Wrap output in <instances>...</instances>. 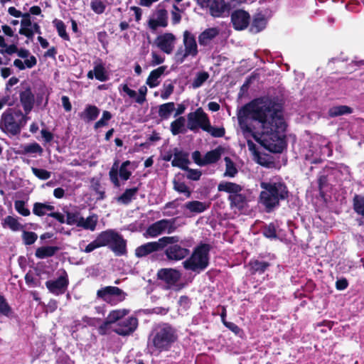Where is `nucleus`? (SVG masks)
I'll return each instance as SVG.
<instances>
[{
	"label": "nucleus",
	"instance_id": "nucleus-1",
	"mask_svg": "<svg viewBox=\"0 0 364 364\" xmlns=\"http://www.w3.org/2000/svg\"><path fill=\"white\" fill-rule=\"evenodd\" d=\"M257 99L245 104L237 113L238 124L245 133L253 134L255 127L248 123L250 119L259 124L262 134L272 135L286 130V123L282 108L272 101L259 104Z\"/></svg>",
	"mask_w": 364,
	"mask_h": 364
},
{
	"label": "nucleus",
	"instance_id": "nucleus-2",
	"mask_svg": "<svg viewBox=\"0 0 364 364\" xmlns=\"http://www.w3.org/2000/svg\"><path fill=\"white\" fill-rule=\"evenodd\" d=\"M259 186L262 191L259 196V203L264 206L267 213L272 212L279 207L281 201L289 199L288 186L282 178L262 181Z\"/></svg>",
	"mask_w": 364,
	"mask_h": 364
},
{
	"label": "nucleus",
	"instance_id": "nucleus-3",
	"mask_svg": "<svg viewBox=\"0 0 364 364\" xmlns=\"http://www.w3.org/2000/svg\"><path fill=\"white\" fill-rule=\"evenodd\" d=\"M178 338L176 330L166 323L156 325L149 336L147 349L151 354L158 355L170 350Z\"/></svg>",
	"mask_w": 364,
	"mask_h": 364
},
{
	"label": "nucleus",
	"instance_id": "nucleus-4",
	"mask_svg": "<svg viewBox=\"0 0 364 364\" xmlns=\"http://www.w3.org/2000/svg\"><path fill=\"white\" fill-rule=\"evenodd\" d=\"M28 119L21 110L8 108L1 116L0 129L9 136H17Z\"/></svg>",
	"mask_w": 364,
	"mask_h": 364
},
{
	"label": "nucleus",
	"instance_id": "nucleus-5",
	"mask_svg": "<svg viewBox=\"0 0 364 364\" xmlns=\"http://www.w3.org/2000/svg\"><path fill=\"white\" fill-rule=\"evenodd\" d=\"M107 246L111 250H126L127 241L114 230H107L100 232L96 239L90 243L85 250Z\"/></svg>",
	"mask_w": 364,
	"mask_h": 364
},
{
	"label": "nucleus",
	"instance_id": "nucleus-6",
	"mask_svg": "<svg viewBox=\"0 0 364 364\" xmlns=\"http://www.w3.org/2000/svg\"><path fill=\"white\" fill-rule=\"evenodd\" d=\"M198 5L213 18L228 16L230 5L224 0H196Z\"/></svg>",
	"mask_w": 364,
	"mask_h": 364
},
{
	"label": "nucleus",
	"instance_id": "nucleus-7",
	"mask_svg": "<svg viewBox=\"0 0 364 364\" xmlns=\"http://www.w3.org/2000/svg\"><path fill=\"white\" fill-rule=\"evenodd\" d=\"M183 43L184 45V50L179 49L176 53L178 62L183 63L188 56L196 57L198 53V46L196 37L188 31L183 32Z\"/></svg>",
	"mask_w": 364,
	"mask_h": 364
},
{
	"label": "nucleus",
	"instance_id": "nucleus-8",
	"mask_svg": "<svg viewBox=\"0 0 364 364\" xmlns=\"http://www.w3.org/2000/svg\"><path fill=\"white\" fill-rule=\"evenodd\" d=\"M179 241L178 236H166L160 238L157 242H148L144 245L138 247L136 250H159L164 249L168 245H173V247L166 250H188L186 247H182L176 243Z\"/></svg>",
	"mask_w": 364,
	"mask_h": 364
},
{
	"label": "nucleus",
	"instance_id": "nucleus-9",
	"mask_svg": "<svg viewBox=\"0 0 364 364\" xmlns=\"http://www.w3.org/2000/svg\"><path fill=\"white\" fill-rule=\"evenodd\" d=\"M210 120L208 114L204 112L202 107H198L196 111L190 112L187 115V128L196 132L198 129L207 130L208 122Z\"/></svg>",
	"mask_w": 364,
	"mask_h": 364
},
{
	"label": "nucleus",
	"instance_id": "nucleus-10",
	"mask_svg": "<svg viewBox=\"0 0 364 364\" xmlns=\"http://www.w3.org/2000/svg\"><path fill=\"white\" fill-rule=\"evenodd\" d=\"M127 294L117 287L108 286L99 289L97 296L112 305H115L125 299Z\"/></svg>",
	"mask_w": 364,
	"mask_h": 364
},
{
	"label": "nucleus",
	"instance_id": "nucleus-11",
	"mask_svg": "<svg viewBox=\"0 0 364 364\" xmlns=\"http://www.w3.org/2000/svg\"><path fill=\"white\" fill-rule=\"evenodd\" d=\"M208 252H193L191 257L183 262L186 269L200 272L208 264Z\"/></svg>",
	"mask_w": 364,
	"mask_h": 364
},
{
	"label": "nucleus",
	"instance_id": "nucleus-12",
	"mask_svg": "<svg viewBox=\"0 0 364 364\" xmlns=\"http://www.w3.org/2000/svg\"><path fill=\"white\" fill-rule=\"evenodd\" d=\"M176 218L171 219H162L150 225L146 229V233L151 237H156L164 232L171 234L174 232L177 227L176 225Z\"/></svg>",
	"mask_w": 364,
	"mask_h": 364
},
{
	"label": "nucleus",
	"instance_id": "nucleus-13",
	"mask_svg": "<svg viewBox=\"0 0 364 364\" xmlns=\"http://www.w3.org/2000/svg\"><path fill=\"white\" fill-rule=\"evenodd\" d=\"M158 279L163 281L166 284V289L179 290L181 286L178 284V281L181 277V274L179 271L171 268L161 269L157 272Z\"/></svg>",
	"mask_w": 364,
	"mask_h": 364
},
{
	"label": "nucleus",
	"instance_id": "nucleus-14",
	"mask_svg": "<svg viewBox=\"0 0 364 364\" xmlns=\"http://www.w3.org/2000/svg\"><path fill=\"white\" fill-rule=\"evenodd\" d=\"M138 327V319L135 316H129L119 321L115 325L113 331L122 336L132 335Z\"/></svg>",
	"mask_w": 364,
	"mask_h": 364
},
{
	"label": "nucleus",
	"instance_id": "nucleus-15",
	"mask_svg": "<svg viewBox=\"0 0 364 364\" xmlns=\"http://www.w3.org/2000/svg\"><path fill=\"white\" fill-rule=\"evenodd\" d=\"M231 23L236 31H242L247 28L250 22V15L242 9H237L232 12Z\"/></svg>",
	"mask_w": 364,
	"mask_h": 364
},
{
	"label": "nucleus",
	"instance_id": "nucleus-16",
	"mask_svg": "<svg viewBox=\"0 0 364 364\" xmlns=\"http://www.w3.org/2000/svg\"><path fill=\"white\" fill-rule=\"evenodd\" d=\"M337 170L328 166H326L318 174L317 183L318 191L321 198H325V189L330 186L328 177L336 173Z\"/></svg>",
	"mask_w": 364,
	"mask_h": 364
},
{
	"label": "nucleus",
	"instance_id": "nucleus-17",
	"mask_svg": "<svg viewBox=\"0 0 364 364\" xmlns=\"http://www.w3.org/2000/svg\"><path fill=\"white\" fill-rule=\"evenodd\" d=\"M176 37L173 33H166L156 37L155 43L157 47L167 54L172 53Z\"/></svg>",
	"mask_w": 364,
	"mask_h": 364
},
{
	"label": "nucleus",
	"instance_id": "nucleus-18",
	"mask_svg": "<svg viewBox=\"0 0 364 364\" xmlns=\"http://www.w3.org/2000/svg\"><path fill=\"white\" fill-rule=\"evenodd\" d=\"M68 279L67 274L59 277L57 279L48 280L46 282L48 289L53 294L59 295L63 294L67 289Z\"/></svg>",
	"mask_w": 364,
	"mask_h": 364
},
{
	"label": "nucleus",
	"instance_id": "nucleus-19",
	"mask_svg": "<svg viewBox=\"0 0 364 364\" xmlns=\"http://www.w3.org/2000/svg\"><path fill=\"white\" fill-rule=\"evenodd\" d=\"M20 102L26 116L32 111L35 104V96L30 86L19 93Z\"/></svg>",
	"mask_w": 364,
	"mask_h": 364
},
{
	"label": "nucleus",
	"instance_id": "nucleus-20",
	"mask_svg": "<svg viewBox=\"0 0 364 364\" xmlns=\"http://www.w3.org/2000/svg\"><path fill=\"white\" fill-rule=\"evenodd\" d=\"M173 159L171 161V165L173 167H178L182 170L187 168L191 163L188 159V153L175 148L173 150Z\"/></svg>",
	"mask_w": 364,
	"mask_h": 364
},
{
	"label": "nucleus",
	"instance_id": "nucleus-21",
	"mask_svg": "<svg viewBox=\"0 0 364 364\" xmlns=\"http://www.w3.org/2000/svg\"><path fill=\"white\" fill-rule=\"evenodd\" d=\"M218 35L219 30L218 28H206L199 35L198 43L200 46H206Z\"/></svg>",
	"mask_w": 364,
	"mask_h": 364
},
{
	"label": "nucleus",
	"instance_id": "nucleus-22",
	"mask_svg": "<svg viewBox=\"0 0 364 364\" xmlns=\"http://www.w3.org/2000/svg\"><path fill=\"white\" fill-rule=\"evenodd\" d=\"M166 68V65H163L151 71L146 82L149 87L153 88L159 85V81L158 80L164 73Z\"/></svg>",
	"mask_w": 364,
	"mask_h": 364
},
{
	"label": "nucleus",
	"instance_id": "nucleus-23",
	"mask_svg": "<svg viewBox=\"0 0 364 364\" xmlns=\"http://www.w3.org/2000/svg\"><path fill=\"white\" fill-rule=\"evenodd\" d=\"M218 191H223L232 195L240 193L242 190V186L233 182L222 181L218 184Z\"/></svg>",
	"mask_w": 364,
	"mask_h": 364
},
{
	"label": "nucleus",
	"instance_id": "nucleus-24",
	"mask_svg": "<svg viewBox=\"0 0 364 364\" xmlns=\"http://www.w3.org/2000/svg\"><path fill=\"white\" fill-rule=\"evenodd\" d=\"M228 200L232 208L235 207L240 210L245 208L247 202L246 196L240 193L229 195Z\"/></svg>",
	"mask_w": 364,
	"mask_h": 364
},
{
	"label": "nucleus",
	"instance_id": "nucleus-25",
	"mask_svg": "<svg viewBox=\"0 0 364 364\" xmlns=\"http://www.w3.org/2000/svg\"><path fill=\"white\" fill-rule=\"evenodd\" d=\"M100 114V109L95 105H88L82 112L80 114V117L86 122L95 120Z\"/></svg>",
	"mask_w": 364,
	"mask_h": 364
},
{
	"label": "nucleus",
	"instance_id": "nucleus-26",
	"mask_svg": "<svg viewBox=\"0 0 364 364\" xmlns=\"http://www.w3.org/2000/svg\"><path fill=\"white\" fill-rule=\"evenodd\" d=\"M140 186L141 183H139L138 186L127 188L124 192L117 198V201L124 205H128L131 203L132 199L134 198L139 190Z\"/></svg>",
	"mask_w": 364,
	"mask_h": 364
},
{
	"label": "nucleus",
	"instance_id": "nucleus-27",
	"mask_svg": "<svg viewBox=\"0 0 364 364\" xmlns=\"http://www.w3.org/2000/svg\"><path fill=\"white\" fill-rule=\"evenodd\" d=\"M1 225L4 228H9L14 232H17L23 229V225L18 222V218L11 215L6 216L3 220Z\"/></svg>",
	"mask_w": 364,
	"mask_h": 364
},
{
	"label": "nucleus",
	"instance_id": "nucleus-28",
	"mask_svg": "<svg viewBox=\"0 0 364 364\" xmlns=\"http://www.w3.org/2000/svg\"><path fill=\"white\" fill-rule=\"evenodd\" d=\"M97 220L98 217L96 214H92V215L88 216L86 219H85L83 217H81L79 224H77V227L82 228L85 230H90L93 231L96 228Z\"/></svg>",
	"mask_w": 364,
	"mask_h": 364
},
{
	"label": "nucleus",
	"instance_id": "nucleus-29",
	"mask_svg": "<svg viewBox=\"0 0 364 364\" xmlns=\"http://www.w3.org/2000/svg\"><path fill=\"white\" fill-rule=\"evenodd\" d=\"M185 123V117L181 116L173 121L170 124V129L172 134L176 136L179 134H184L186 132V129L184 128Z\"/></svg>",
	"mask_w": 364,
	"mask_h": 364
},
{
	"label": "nucleus",
	"instance_id": "nucleus-30",
	"mask_svg": "<svg viewBox=\"0 0 364 364\" xmlns=\"http://www.w3.org/2000/svg\"><path fill=\"white\" fill-rule=\"evenodd\" d=\"M55 207L48 203L36 202L33 204V213L38 217H42L48 214L47 211H53Z\"/></svg>",
	"mask_w": 364,
	"mask_h": 364
},
{
	"label": "nucleus",
	"instance_id": "nucleus-31",
	"mask_svg": "<svg viewBox=\"0 0 364 364\" xmlns=\"http://www.w3.org/2000/svg\"><path fill=\"white\" fill-rule=\"evenodd\" d=\"M223 150L221 146H218L213 150L208 151L204 156L205 166L218 162L221 157Z\"/></svg>",
	"mask_w": 364,
	"mask_h": 364
},
{
	"label": "nucleus",
	"instance_id": "nucleus-32",
	"mask_svg": "<svg viewBox=\"0 0 364 364\" xmlns=\"http://www.w3.org/2000/svg\"><path fill=\"white\" fill-rule=\"evenodd\" d=\"M43 152V148L37 142H33L31 144L22 145L18 153L23 155L33 154H38L39 155H41Z\"/></svg>",
	"mask_w": 364,
	"mask_h": 364
},
{
	"label": "nucleus",
	"instance_id": "nucleus-33",
	"mask_svg": "<svg viewBox=\"0 0 364 364\" xmlns=\"http://www.w3.org/2000/svg\"><path fill=\"white\" fill-rule=\"evenodd\" d=\"M175 109V103L173 102H166L159 105L158 114L159 117L164 119H168L173 111Z\"/></svg>",
	"mask_w": 364,
	"mask_h": 364
},
{
	"label": "nucleus",
	"instance_id": "nucleus-34",
	"mask_svg": "<svg viewBox=\"0 0 364 364\" xmlns=\"http://www.w3.org/2000/svg\"><path fill=\"white\" fill-rule=\"evenodd\" d=\"M267 24L265 18L262 15L255 16L250 26V31L254 33H257L262 31Z\"/></svg>",
	"mask_w": 364,
	"mask_h": 364
},
{
	"label": "nucleus",
	"instance_id": "nucleus-35",
	"mask_svg": "<svg viewBox=\"0 0 364 364\" xmlns=\"http://www.w3.org/2000/svg\"><path fill=\"white\" fill-rule=\"evenodd\" d=\"M129 313V310L126 309L113 310L109 312L107 318L109 320V322L117 324L119 321L123 320L124 316Z\"/></svg>",
	"mask_w": 364,
	"mask_h": 364
},
{
	"label": "nucleus",
	"instance_id": "nucleus-36",
	"mask_svg": "<svg viewBox=\"0 0 364 364\" xmlns=\"http://www.w3.org/2000/svg\"><path fill=\"white\" fill-rule=\"evenodd\" d=\"M184 208L191 213H200L204 212L208 205L205 203L198 200L188 201L184 205Z\"/></svg>",
	"mask_w": 364,
	"mask_h": 364
},
{
	"label": "nucleus",
	"instance_id": "nucleus-37",
	"mask_svg": "<svg viewBox=\"0 0 364 364\" xmlns=\"http://www.w3.org/2000/svg\"><path fill=\"white\" fill-rule=\"evenodd\" d=\"M353 109L347 105H338L331 107L328 110V115L331 117H336L343 114H351Z\"/></svg>",
	"mask_w": 364,
	"mask_h": 364
},
{
	"label": "nucleus",
	"instance_id": "nucleus-38",
	"mask_svg": "<svg viewBox=\"0 0 364 364\" xmlns=\"http://www.w3.org/2000/svg\"><path fill=\"white\" fill-rule=\"evenodd\" d=\"M353 209L355 213L364 218V196L354 195L353 198Z\"/></svg>",
	"mask_w": 364,
	"mask_h": 364
},
{
	"label": "nucleus",
	"instance_id": "nucleus-39",
	"mask_svg": "<svg viewBox=\"0 0 364 364\" xmlns=\"http://www.w3.org/2000/svg\"><path fill=\"white\" fill-rule=\"evenodd\" d=\"M32 28H21L18 31L19 34L25 36L28 39L33 40L34 33L41 34V26L38 23L31 25Z\"/></svg>",
	"mask_w": 364,
	"mask_h": 364
},
{
	"label": "nucleus",
	"instance_id": "nucleus-40",
	"mask_svg": "<svg viewBox=\"0 0 364 364\" xmlns=\"http://www.w3.org/2000/svg\"><path fill=\"white\" fill-rule=\"evenodd\" d=\"M53 24L57 30L58 36L65 41H69L70 36L66 32V26L63 21L55 18Z\"/></svg>",
	"mask_w": 364,
	"mask_h": 364
},
{
	"label": "nucleus",
	"instance_id": "nucleus-41",
	"mask_svg": "<svg viewBox=\"0 0 364 364\" xmlns=\"http://www.w3.org/2000/svg\"><path fill=\"white\" fill-rule=\"evenodd\" d=\"M224 160L225 161V171L223 174L224 176L231 178L235 177L238 171L234 162L228 156L225 157Z\"/></svg>",
	"mask_w": 364,
	"mask_h": 364
},
{
	"label": "nucleus",
	"instance_id": "nucleus-42",
	"mask_svg": "<svg viewBox=\"0 0 364 364\" xmlns=\"http://www.w3.org/2000/svg\"><path fill=\"white\" fill-rule=\"evenodd\" d=\"M90 182L92 191L98 195L97 199L99 200H104L106 197L105 191L104 188H102L100 180L92 178Z\"/></svg>",
	"mask_w": 364,
	"mask_h": 364
},
{
	"label": "nucleus",
	"instance_id": "nucleus-43",
	"mask_svg": "<svg viewBox=\"0 0 364 364\" xmlns=\"http://www.w3.org/2000/svg\"><path fill=\"white\" fill-rule=\"evenodd\" d=\"M94 74L95 78L99 81L105 82L109 79L106 70L102 63H99L95 65Z\"/></svg>",
	"mask_w": 364,
	"mask_h": 364
},
{
	"label": "nucleus",
	"instance_id": "nucleus-44",
	"mask_svg": "<svg viewBox=\"0 0 364 364\" xmlns=\"http://www.w3.org/2000/svg\"><path fill=\"white\" fill-rule=\"evenodd\" d=\"M119 163L117 161H115L109 170V176L111 182L114 184V186L117 188L120 186V182L118 178V172H119Z\"/></svg>",
	"mask_w": 364,
	"mask_h": 364
},
{
	"label": "nucleus",
	"instance_id": "nucleus-45",
	"mask_svg": "<svg viewBox=\"0 0 364 364\" xmlns=\"http://www.w3.org/2000/svg\"><path fill=\"white\" fill-rule=\"evenodd\" d=\"M173 189L180 193H184L186 198H190L191 196V191H190L188 186L184 182H180L176 180H173Z\"/></svg>",
	"mask_w": 364,
	"mask_h": 364
},
{
	"label": "nucleus",
	"instance_id": "nucleus-46",
	"mask_svg": "<svg viewBox=\"0 0 364 364\" xmlns=\"http://www.w3.org/2000/svg\"><path fill=\"white\" fill-rule=\"evenodd\" d=\"M208 77L209 74L208 72L203 71L198 73L192 82V87L193 88L200 87L208 79Z\"/></svg>",
	"mask_w": 364,
	"mask_h": 364
},
{
	"label": "nucleus",
	"instance_id": "nucleus-47",
	"mask_svg": "<svg viewBox=\"0 0 364 364\" xmlns=\"http://www.w3.org/2000/svg\"><path fill=\"white\" fill-rule=\"evenodd\" d=\"M14 208L17 213L22 216L26 217L30 215V210L26 207V202L22 200H16L14 202Z\"/></svg>",
	"mask_w": 364,
	"mask_h": 364
},
{
	"label": "nucleus",
	"instance_id": "nucleus-48",
	"mask_svg": "<svg viewBox=\"0 0 364 364\" xmlns=\"http://www.w3.org/2000/svg\"><path fill=\"white\" fill-rule=\"evenodd\" d=\"M174 90V86L171 80H166L163 85V90L161 93V97L163 100L168 99Z\"/></svg>",
	"mask_w": 364,
	"mask_h": 364
},
{
	"label": "nucleus",
	"instance_id": "nucleus-49",
	"mask_svg": "<svg viewBox=\"0 0 364 364\" xmlns=\"http://www.w3.org/2000/svg\"><path fill=\"white\" fill-rule=\"evenodd\" d=\"M208 129L204 131L210 134L213 137H223L225 134V129L224 127H214L211 126L210 120L208 122Z\"/></svg>",
	"mask_w": 364,
	"mask_h": 364
},
{
	"label": "nucleus",
	"instance_id": "nucleus-50",
	"mask_svg": "<svg viewBox=\"0 0 364 364\" xmlns=\"http://www.w3.org/2000/svg\"><path fill=\"white\" fill-rule=\"evenodd\" d=\"M130 164L129 161H125L121 164L119 168L118 174L124 181H127L132 175V172L127 169V166H129Z\"/></svg>",
	"mask_w": 364,
	"mask_h": 364
},
{
	"label": "nucleus",
	"instance_id": "nucleus-51",
	"mask_svg": "<svg viewBox=\"0 0 364 364\" xmlns=\"http://www.w3.org/2000/svg\"><path fill=\"white\" fill-rule=\"evenodd\" d=\"M250 266L255 272H259L260 273L264 272L269 264L267 262H261L257 259L252 260L250 262Z\"/></svg>",
	"mask_w": 364,
	"mask_h": 364
},
{
	"label": "nucleus",
	"instance_id": "nucleus-52",
	"mask_svg": "<svg viewBox=\"0 0 364 364\" xmlns=\"http://www.w3.org/2000/svg\"><path fill=\"white\" fill-rule=\"evenodd\" d=\"M82 216L80 215L79 212H66V219H65V223L70 225H76L77 226V224H79L80 219Z\"/></svg>",
	"mask_w": 364,
	"mask_h": 364
},
{
	"label": "nucleus",
	"instance_id": "nucleus-53",
	"mask_svg": "<svg viewBox=\"0 0 364 364\" xmlns=\"http://www.w3.org/2000/svg\"><path fill=\"white\" fill-rule=\"evenodd\" d=\"M112 117V114L110 112L105 110L102 112V116L100 119L95 124V129H98L100 127H102L107 126L108 124V121H109Z\"/></svg>",
	"mask_w": 364,
	"mask_h": 364
},
{
	"label": "nucleus",
	"instance_id": "nucleus-54",
	"mask_svg": "<svg viewBox=\"0 0 364 364\" xmlns=\"http://www.w3.org/2000/svg\"><path fill=\"white\" fill-rule=\"evenodd\" d=\"M90 7L97 14H102L105 12L106 5L101 0H91Z\"/></svg>",
	"mask_w": 364,
	"mask_h": 364
},
{
	"label": "nucleus",
	"instance_id": "nucleus-55",
	"mask_svg": "<svg viewBox=\"0 0 364 364\" xmlns=\"http://www.w3.org/2000/svg\"><path fill=\"white\" fill-rule=\"evenodd\" d=\"M32 173L41 180H48L51 176V173L43 168H31Z\"/></svg>",
	"mask_w": 364,
	"mask_h": 364
},
{
	"label": "nucleus",
	"instance_id": "nucleus-56",
	"mask_svg": "<svg viewBox=\"0 0 364 364\" xmlns=\"http://www.w3.org/2000/svg\"><path fill=\"white\" fill-rule=\"evenodd\" d=\"M38 238V235L34 232L23 231L22 239L24 244L31 245L33 244Z\"/></svg>",
	"mask_w": 364,
	"mask_h": 364
},
{
	"label": "nucleus",
	"instance_id": "nucleus-57",
	"mask_svg": "<svg viewBox=\"0 0 364 364\" xmlns=\"http://www.w3.org/2000/svg\"><path fill=\"white\" fill-rule=\"evenodd\" d=\"M263 234L267 238H276L277 231L275 225L271 223L269 225H265L264 228H263Z\"/></svg>",
	"mask_w": 364,
	"mask_h": 364
},
{
	"label": "nucleus",
	"instance_id": "nucleus-58",
	"mask_svg": "<svg viewBox=\"0 0 364 364\" xmlns=\"http://www.w3.org/2000/svg\"><path fill=\"white\" fill-rule=\"evenodd\" d=\"M183 171L187 172L186 178L189 180L198 181L202 176V172L200 170L191 168L188 166Z\"/></svg>",
	"mask_w": 364,
	"mask_h": 364
},
{
	"label": "nucleus",
	"instance_id": "nucleus-59",
	"mask_svg": "<svg viewBox=\"0 0 364 364\" xmlns=\"http://www.w3.org/2000/svg\"><path fill=\"white\" fill-rule=\"evenodd\" d=\"M168 16L166 9H160L157 12V17L156 21L159 23L161 27H166L168 25Z\"/></svg>",
	"mask_w": 364,
	"mask_h": 364
},
{
	"label": "nucleus",
	"instance_id": "nucleus-60",
	"mask_svg": "<svg viewBox=\"0 0 364 364\" xmlns=\"http://www.w3.org/2000/svg\"><path fill=\"white\" fill-rule=\"evenodd\" d=\"M168 260L178 261L183 259L186 256V252H165Z\"/></svg>",
	"mask_w": 364,
	"mask_h": 364
},
{
	"label": "nucleus",
	"instance_id": "nucleus-61",
	"mask_svg": "<svg viewBox=\"0 0 364 364\" xmlns=\"http://www.w3.org/2000/svg\"><path fill=\"white\" fill-rule=\"evenodd\" d=\"M11 311V309L7 303L6 299L0 295V314L8 316Z\"/></svg>",
	"mask_w": 364,
	"mask_h": 364
},
{
	"label": "nucleus",
	"instance_id": "nucleus-62",
	"mask_svg": "<svg viewBox=\"0 0 364 364\" xmlns=\"http://www.w3.org/2000/svg\"><path fill=\"white\" fill-rule=\"evenodd\" d=\"M146 87L145 85L140 87V88L139 89V95L135 99L136 102L142 105L146 101Z\"/></svg>",
	"mask_w": 364,
	"mask_h": 364
},
{
	"label": "nucleus",
	"instance_id": "nucleus-63",
	"mask_svg": "<svg viewBox=\"0 0 364 364\" xmlns=\"http://www.w3.org/2000/svg\"><path fill=\"white\" fill-rule=\"evenodd\" d=\"M267 149L272 153H282L284 149V144L283 142L279 144H269Z\"/></svg>",
	"mask_w": 364,
	"mask_h": 364
},
{
	"label": "nucleus",
	"instance_id": "nucleus-64",
	"mask_svg": "<svg viewBox=\"0 0 364 364\" xmlns=\"http://www.w3.org/2000/svg\"><path fill=\"white\" fill-rule=\"evenodd\" d=\"M193 161L200 166H205V158H202L201 153L199 151H195L192 153Z\"/></svg>",
	"mask_w": 364,
	"mask_h": 364
}]
</instances>
